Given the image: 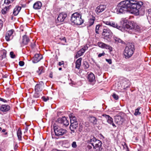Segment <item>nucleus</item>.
<instances>
[{
	"mask_svg": "<svg viewBox=\"0 0 151 151\" xmlns=\"http://www.w3.org/2000/svg\"><path fill=\"white\" fill-rule=\"evenodd\" d=\"M143 5L141 1L138 2L133 0H127L121 2L116 8L117 13H125L128 9L131 13L136 15L141 14L143 15L145 14L144 9H141Z\"/></svg>",
	"mask_w": 151,
	"mask_h": 151,
	"instance_id": "nucleus-1",
	"label": "nucleus"
},
{
	"mask_svg": "<svg viewBox=\"0 0 151 151\" xmlns=\"http://www.w3.org/2000/svg\"><path fill=\"white\" fill-rule=\"evenodd\" d=\"M127 21L126 20H122L121 22H123V24L120 26H119L114 22L108 21L103 22L105 24L116 28L122 31H123V28H126L127 29L126 31L129 34L134 33L135 31H138L139 29V27L133 21H129L127 23Z\"/></svg>",
	"mask_w": 151,
	"mask_h": 151,
	"instance_id": "nucleus-2",
	"label": "nucleus"
},
{
	"mask_svg": "<svg viewBox=\"0 0 151 151\" xmlns=\"http://www.w3.org/2000/svg\"><path fill=\"white\" fill-rule=\"evenodd\" d=\"M134 45L132 43L129 44L125 47L124 55L125 58L128 59L133 55L135 50Z\"/></svg>",
	"mask_w": 151,
	"mask_h": 151,
	"instance_id": "nucleus-3",
	"label": "nucleus"
},
{
	"mask_svg": "<svg viewBox=\"0 0 151 151\" xmlns=\"http://www.w3.org/2000/svg\"><path fill=\"white\" fill-rule=\"evenodd\" d=\"M70 20L72 22L76 25L81 24L84 20L81 18V15L79 13L76 12L73 14L71 16Z\"/></svg>",
	"mask_w": 151,
	"mask_h": 151,
	"instance_id": "nucleus-4",
	"label": "nucleus"
},
{
	"mask_svg": "<svg viewBox=\"0 0 151 151\" xmlns=\"http://www.w3.org/2000/svg\"><path fill=\"white\" fill-rule=\"evenodd\" d=\"M102 35L104 36L103 39L106 42H110L113 35V33L109 29H104L103 30Z\"/></svg>",
	"mask_w": 151,
	"mask_h": 151,
	"instance_id": "nucleus-5",
	"label": "nucleus"
},
{
	"mask_svg": "<svg viewBox=\"0 0 151 151\" xmlns=\"http://www.w3.org/2000/svg\"><path fill=\"white\" fill-rule=\"evenodd\" d=\"M54 130L55 135L58 136L63 135L67 132L66 130L63 129L58 126L54 127Z\"/></svg>",
	"mask_w": 151,
	"mask_h": 151,
	"instance_id": "nucleus-6",
	"label": "nucleus"
},
{
	"mask_svg": "<svg viewBox=\"0 0 151 151\" xmlns=\"http://www.w3.org/2000/svg\"><path fill=\"white\" fill-rule=\"evenodd\" d=\"M125 114L122 112H119L115 116V121L118 124H122L124 121Z\"/></svg>",
	"mask_w": 151,
	"mask_h": 151,
	"instance_id": "nucleus-7",
	"label": "nucleus"
},
{
	"mask_svg": "<svg viewBox=\"0 0 151 151\" xmlns=\"http://www.w3.org/2000/svg\"><path fill=\"white\" fill-rule=\"evenodd\" d=\"M14 32V29H12L7 32L5 36V39L7 41H9L13 39V34Z\"/></svg>",
	"mask_w": 151,
	"mask_h": 151,
	"instance_id": "nucleus-8",
	"label": "nucleus"
},
{
	"mask_svg": "<svg viewBox=\"0 0 151 151\" xmlns=\"http://www.w3.org/2000/svg\"><path fill=\"white\" fill-rule=\"evenodd\" d=\"M58 122L59 123L63 125L66 127L69 124V122L67 120L66 117L64 116L62 118H60L58 119Z\"/></svg>",
	"mask_w": 151,
	"mask_h": 151,
	"instance_id": "nucleus-9",
	"label": "nucleus"
},
{
	"mask_svg": "<svg viewBox=\"0 0 151 151\" xmlns=\"http://www.w3.org/2000/svg\"><path fill=\"white\" fill-rule=\"evenodd\" d=\"M98 46L103 49H108L109 52H111L112 51V48L109 45L106 44L102 42H99L98 43Z\"/></svg>",
	"mask_w": 151,
	"mask_h": 151,
	"instance_id": "nucleus-10",
	"label": "nucleus"
},
{
	"mask_svg": "<svg viewBox=\"0 0 151 151\" xmlns=\"http://www.w3.org/2000/svg\"><path fill=\"white\" fill-rule=\"evenodd\" d=\"M44 86V83L42 81H40L37 83L35 86V92H39L41 91Z\"/></svg>",
	"mask_w": 151,
	"mask_h": 151,
	"instance_id": "nucleus-11",
	"label": "nucleus"
},
{
	"mask_svg": "<svg viewBox=\"0 0 151 151\" xmlns=\"http://www.w3.org/2000/svg\"><path fill=\"white\" fill-rule=\"evenodd\" d=\"M88 47L87 45H84L82 48L77 52L76 56V58L83 55L85 51L88 49Z\"/></svg>",
	"mask_w": 151,
	"mask_h": 151,
	"instance_id": "nucleus-12",
	"label": "nucleus"
},
{
	"mask_svg": "<svg viewBox=\"0 0 151 151\" xmlns=\"http://www.w3.org/2000/svg\"><path fill=\"white\" fill-rule=\"evenodd\" d=\"M67 16V14L65 13H60L57 19L56 22L57 23H61L63 22Z\"/></svg>",
	"mask_w": 151,
	"mask_h": 151,
	"instance_id": "nucleus-13",
	"label": "nucleus"
},
{
	"mask_svg": "<svg viewBox=\"0 0 151 151\" xmlns=\"http://www.w3.org/2000/svg\"><path fill=\"white\" fill-rule=\"evenodd\" d=\"M102 142L100 140L97 139L93 146V148L96 150H99L102 146Z\"/></svg>",
	"mask_w": 151,
	"mask_h": 151,
	"instance_id": "nucleus-14",
	"label": "nucleus"
},
{
	"mask_svg": "<svg viewBox=\"0 0 151 151\" xmlns=\"http://www.w3.org/2000/svg\"><path fill=\"white\" fill-rule=\"evenodd\" d=\"M106 8V6L105 5H100L97 6L96 9L95 11L97 14L103 12Z\"/></svg>",
	"mask_w": 151,
	"mask_h": 151,
	"instance_id": "nucleus-15",
	"label": "nucleus"
},
{
	"mask_svg": "<svg viewBox=\"0 0 151 151\" xmlns=\"http://www.w3.org/2000/svg\"><path fill=\"white\" fill-rule=\"evenodd\" d=\"M10 109V107L9 106L6 104L2 105L0 108L1 111L4 112L8 111Z\"/></svg>",
	"mask_w": 151,
	"mask_h": 151,
	"instance_id": "nucleus-16",
	"label": "nucleus"
},
{
	"mask_svg": "<svg viewBox=\"0 0 151 151\" xmlns=\"http://www.w3.org/2000/svg\"><path fill=\"white\" fill-rule=\"evenodd\" d=\"M42 58V57L41 55H40L38 54H36L35 55L32 62L34 63H36L39 61Z\"/></svg>",
	"mask_w": 151,
	"mask_h": 151,
	"instance_id": "nucleus-17",
	"label": "nucleus"
},
{
	"mask_svg": "<svg viewBox=\"0 0 151 151\" xmlns=\"http://www.w3.org/2000/svg\"><path fill=\"white\" fill-rule=\"evenodd\" d=\"M97 140L94 136L91 135L90 139L87 140V142L91 144L92 146H93V144Z\"/></svg>",
	"mask_w": 151,
	"mask_h": 151,
	"instance_id": "nucleus-18",
	"label": "nucleus"
},
{
	"mask_svg": "<svg viewBox=\"0 0 151 151\" xmlns=\"http://www.w3.org/2000/svg\"><path fill=\"white\" fill-rule=\"evenodd\" d=\"M78 127V122L75 123H70V129L73 132H75V130Z\"/></svg>",
	"mask_w": 151,
	"mask_h": 151,
	"instance_id": "nucleus-19",
	"label": "nucleus"
},
{
	"mask_svg": "<svg viewBox=\"0 0 151 151\" xmlns=\"http://www.w3.org/2000/svg\"><path fill=\"white\" fill-rule=\"evenodd\" d=\"M88 79L89 82L94 83L95 81V78L94 75L91 73L88 76Z\"/></svg>",
	"mask_w": 151,
	"mask_h": 151,
	"instance_id": "nucleus-20",
	"label": "nucleus"
},
{
	"mask_svg": "<svg viewBox=\"0 0 151 151\" xmlns=\"http://www.w3.org/2000/svg\"><path fill=\"white\" fill-rule=\"evenodd\" d=\"M42 3L40 1L35 2L33 5V8L35 9H39L41 8Z\"/></svg>",
	"mask_w": 151,
	"mask_h": 151,
	"instance_id": "nucleus-21",
	"label": "nucleus"
},
{
	"mask_svg": "<svg viewBox=\"0 0 151 151\" xmlns=\"http://www.w3.org/2000/svg\"><path fill=\"white\" fill-rule=\"evenodd\" d=\"M29 41V38L27 35H24L23 36L22 43L24 45H27Z\"/></svg>",
	"mask_w": 151,
	"mask_h": 151,
	"instance_id": "nucleus-22",
	"label": "nucleus"
},
{
	"mask_svg": "<svg viewBox=\"0 0 151 151\" xmlns=\"http://www.w3.org/2000/svg\"><path fill=\"white\" fill-rule=\"evenodd\" d=\"M21 9L20 6H17L14 9L13 14L14 16H17L19 14Z\"/></svg>",
	"mask_w": 151,
	"mask_h": 151,
	"instance_id": "nucleus-23",
	"label": "nucleus"
},
{
	"mask_svg": "<svg viewBox=\"0 0 151 151\" xmlns=\"http://www.w3.org/2000/svg\"><path fill=\"white\" fill-rule=\"evenodd\" d=\"M69 117L70 119V123L78 122L76 117L74 116L73 114H70L69 115Z\"/></svg>",
	"mask_w": 151,
	"mask_h": 151,
	"instance_id": "nucleus-24",
	"label": "nucleus"
},
{
	"mask_svg": "<svg viewBox=\"0 0 151 151\" xmlns=\"http://www.w3.org/2000/svg\"><path fill=\"white\" fill-rule=\"evenodd\" d=\"M103 116L106 119L107 122L111 124L113 122V119L109 115L105 114L103 115Z\"/></svg>",
	"mask_w": 151,
	"mask_h": 151,
	"instance_id": "nucleus-25",
	"label": "nucleus"
},
{
	"mask_svg": "<svg viewBox=\"0 0 151 151\" xmlns=\"http://www.w3.org/2000/svg\"><path fill=\"white\" fill-rule=\"evenodd\" d=\"M82 60V58H80L78 59L76 61V68H77L78 69L80 68V66L81 65V61Z\"/></svg>",
	"mask_w": 151,
	"mask_h": 151,
	"instance_id": "nucleus-26",
	"label": "nucleus"
},
{
	"mask_svg": "<svg viewBox=\"0 0 151 151\" xmlns=\"http://www.w3.org/2000/svg\"><path fill=\"white\" fill-rule=\"evenodd\" d=\"M90 121L94 125L97 124V119L94 116H91L90 118Z\"/></svg>",
	"mask_w": 151,
	"mask_h": 151,
	"instance_id": "nucleus-27",
	"label": "nucleus"
},
{
	"mask_svg": "<svg viewBox=\"0 0 151 151\" xmlns=\"http://www.w3.org/2000/svg\"><path fill=\"white\" fill-rule=\"evenodd\" d=\"M22 131L21 129L19 128L18 129L17 132V135L19 140H22Z\"/></svg>",
	"mask_w": 151,
	"mask_h": 151,
	"instance_id": "nucleus-28",
	"label": "nucleus"
},
{
	"mask_svg": "<svg viewBox=\"0 0 151 151\" xmlns=\"http://www.w3.org/2000/svg\"><path fill=\"white\" fill-rule=\"evenodd\" d=\"M95 17L93 16H92V17L90 19L89 21V26H91L94 23V21L95 20Z\"/></svg>",
	"mask_w": 151,
	"mask_h": 151,
	"instance_id": "nucleus-29",
	"label": "nucleus"
},
{
	"mask_svg": "<svg viewBox=\"0 0 151 151\" xmlns=\"http://www.w3.org/2000/svg\"><path fill=\"white\" fill-rule=\"evenodd\" d=\"M44 71L43 70V67H40L38 68V70H37V72L39 75H40L42 73H44Z\"/></svg>",
	"mask_w": 151,
	"mask_h": 151,
	"instance_id": "nucleus-30",
	"label": "nucleus"
},
{
	"mask_svg": "<svg viewBox=\"0 0 151 151\" xmlns=\"http://www.w3.org/2000/svg\"><path fill=\"white\" fill-rule=\"evenodd\" d=\"M141 108V107L139 106L137 108V109H135V112L134 114L135 116H137L138 115H139L141 114V112L139 111V110Z\"/></svg>",
	"mask_w": 151,
	"mask_h": 151,
	"instance_id": "nucleus-31",
	"label": "nucleus"
},
{
	"mask_svg": "<svg viewBox=\"0 0 151 151\" xmlns=\"http://www.w3.org/2000/svg\"><path fill=\"white\" fill-rule=\"evenodd\" d=\"M123 81L124 84H126V86H125L126 88H127L129 86L130 84V82L126 78H124L123 79Z\"/></svg>",
	"mask_w": 151,
	"mask_h": 151,
	"instance_id": "nucleus-32",
	"label": "nucleus"
},
{
	"mask_svg": "<svg viewBox=\"0 0 151 151\" xmlns=\"http://www.w3.org/2000/svg\"><path fill=\"white\" fill-rule=\"evenodd\" d=\"M42 95L39 92H35L33 95V97L35 98H39Z\"/></svg>",
	"mask_w": 151,
	"mask_h": 151,
	"instance_id": "nucleus-33",
	"label": "nucleus"
},
{
	"mask_svg": "<svg viewBox=\"0 0 151 151\" xmlns=\"http://www.w3.org/2000/svg\"><path fill=\"white\" fill-rule=\"evenodd\" d=\"M114 39L115 41L116 42L121 43H123V41L122 40L116 37H114Z\"/></svg>",
	"mask_w": 151,
	"mask_h": 151,
	"instance_id": "nucleus-34",
	"label": "nucleus"
},
{
	"mask_svg": "<svg viewBox=\"0 0 151 151\" xmlns=\"http://www.w3.org/2000/svg\"><path fill=\"white\" fill-rule=\"evenodd\" d=\"M8 7H6L5 8H4L3 9H2L1 10V12L2 14H5L6 13V12L7 11L8 9L7 8Z\"/></svg>",
	"mask_w": 151,
	"mask_h": 151,
	"instance_id": "nucleus-35",
	"label": "nucleus"
},
{
	"mask_svg": "<svg viewBox=\"0 0 151 151\" xmlns=\"http://www.w3.org/2000/svg\"><path fill=\"white\" fill-rule=\"evenodd\" d=\"M100 26V25H97L96 26L95 31L96 32L97 34H99V32H98V30Z\"/></svg>",
	"mask_w": 151,
	"mask_h": 151,
	"instance_id": "nucleus-36",
	"label": "nucleus"
},
{
	"mask_svg": "<svg viewBox=\"0 0 151 151\" xmlns=\"http://www.w3.org/2000/svg\"><path fill=\"white\" fill-rule=\"evenodd\" d=\"M112 96L116 100H117L119 98L118 96L114 93L113 94Z\"/></svg>",
	"mask_w": 151,
	"mask_h": 151,
	"instance_id": "nucleus-37",
	"label": "nucleus"
},
{
	"mask_svg": "<svg viewBox=\"0 0 151 151\" xmlns=\"http://www.w3.org/2000/svg\"><path fill=\"white\" fill-rule=\"evenodd\" d=\"M10 55L11 57L12 58H14L15 57V55L14 54V52L12 51H11L10 53Z\"/></svg>",
	"mask_w": 151,
	"mask_h": 151,
	"instance_id": "nucleus-38",
	"label": "nucleus"
},
{
	"mask_svg": "<svg viewBox=\"0 0 151 151\" xmlns=\"http://www.w3.org/2000/svg\"><path fill=\"white\" fill-rule=\"evenodd\" d=\"M12 2V0H5L4 3V4L8 5L9 4Z\"/></svg>",
	"mask_w": 151,
	"mask_h": 151,
	"instance_id": "nucleus-39",
	"label": "nucleus"
},
{
	"mask_svg": "<svg viewBox=\"0 0 151 151\" xmlns=\"http://www.w3.org/2000/svg\"><path fill=\"white\" fill-rule=\"evenodd\" d=\"M72 147L74 148H75L77 147V145L76 144V142L75 141L73 142L72 144Z\"/></svg>",
	"mask_w": 151,
	"mask_h": 151,
	"instance_id": "nucleus-40",
	"label": "nucleus"
},
{
	"mask_svg": "<svg viewBox=\"0 0 151 151\" xmlns=\"http://www.w3.org/2000/svg\"><path fill=\"white\" fill-rule=\"evenodd\" d=\"M123 147L126 151H129V148L126 143H125Z\"/></svg>",
	"mask_w": 151,
	"mask_h": 151,
	"instance_id": "nucleus-41",
	"label": "nucleus"
},
{
	"mask_svg": "<svg viewBox=\"0 0 151 151\" xmlns=\"http://www.w3.org/2000/svg\"><path fill=\"white\" fill-rule=\"evenodd\" d=\"M42 99H43V101H44L45 102L47 101V100H49V98H48V97L46 98L45 96H43L42 97Z\"/></svg>",
	"mask_w": 151,
	"mask_h": 151,
	"instance_id": "nucleus-42",
	"label": "nucleus"
},
{
	"mask_svg": "<svg viewBox=\"0 0 151 151\" xmlns=\"http://www.w3.org/2000/svg\"><path fill=\"white\" fill-rule=\"evenodd\" d=\"M24 63L23 61H20L19 62V65L21 66H22L24 65Z\"/></svg>",
	"mask_w": 151,
	"mask_h": 151,
	"instance_id": "nucleus-43",
	"label": "nucleus"
},
{
	"mask_svg": "<svg viewBox=\"0 0 151 151\" xmlns=\"http://www.w3.org/2000/svg\"><path fill=\"white\" fill-rule=\"evenodd\" d=\"M105 55V53L104 52H103L102 53H100L98 55V57L99 58L101 57L102 56H104Z\"/></svg>",
	"mask_w": 151,
	"mask_h": 151,
	"instance_id": "nucleus-44",
	"label": "nucleus"
},
{
	"mask_svg": "<svg viewBox=\"0 0 151 151\" xmlns=\"http://www.w3.org/2000/svg\"><path fill=\"white\" fill-rule=\"evenodd\" d=\"M92 148V147L90 145H88L86 146V149L87 150H90Z\"/></svg>",
	"mask_w": 151,
	"mask_h": 151,
	"instance_id": "nucleus-45",
	"label": "nucleus"
},
{
	"mask_svg": "<svg viewBox=\"0 0 151 151\" xmlns=\"http://www.w3.org/2000/svg\"><path fill=\"white\" fill-rule=\"evenodd\" d=\"M6 52L5 50L3 51V54L2 55V58H5L6 57Z\"/></svg>",
	"mask_w": 151,
	"mask_h": 151,
	"instance_id": "nucleus-46",
	"label": "nucleus"
},
{
	"mask_svg": "<svg viewBox=\"0 0 151 151\" xmlns=\"http://www.w3.org/2000/svg\"><path fill=\"white\" fill-rule=\"evenodd\" d=\"M106 61L109 64H111L112 63L111 60L110 59H106Z\"/></svg>",
	"mask_w": 151,
	"mask_h": 151,
	"instance_id": "nucleus-47",
	"label": "nucleus"
},
{
	"mask_svg": "<svg viewBox=\"0 0 151 151\" xmlns=\"http://www.w3.org/2000/svg\"><path fill=\"white\" fill-rule=\"evenodd\" d=\"M60 39L61 40L64 41L65 42H66V39L65 37H63V38H60Z\"/></svg>",
	"mask_w": 151,
	"mask_h": 151,
	"instance_id": "nucleus-48",
	"label": "nucleus"
},
{
	"mask_svg": "<svg viewBox=\"0 0 151 151\" xmlns=\"http://www.w3.org/2000/svg\"><path fill=\"white\" fill-rule=\"evenodd\" d=\"M0 101H1L4 102H6L7 101L4 99L0 98Z\"/></svg>",
	"mask_w": 151,
	"mask_h": 151,
	"instance_id": "nucleus-49",
	"label": "nucleus"
},
{
	"mask_svg": "<svg viewBox=\"0 0 151 151\" xmlns=\"http://www.w3.org/2000/svg\"><path fill=\"white\" fill-rule=\"evenodd\" d=\"M64 64V63L63 61H62L61 62H59L58 63V65L59 66H61L62 65H63Z\"/></svg>",
	"mask_w": 151,
	"mask_h": 151,
	"instance_id": "nucleus-50",
	"label": "nucleus"
},
{
	"mask_svg": "<svg viewBox=\"0 0 151 151\" xmlns=\"http://www.w3.org/2000/svg\"><path fill=\"white\" fill-rule=\"evenodd\" d=\"M89 67L88 64L86 63V64L85 65V69H87Z\"/></svg>",
	"mask_w": 151,
	"mask_h": 151,
	"instance_id": "nucleus-51",
	"label": "nucleus"
},
{
	"mask_svg": "<svg viewBox=\"0 0 151 151\" xmlns=\"http://www.w3.org/2000/svg\"><path fill=\"white\" fill-rule=\"evenodd\" d=\"M28 127H26L25 128V131H24V133H25V132H27V131L28 130Z\"/></svg>",
	"mask_w": 151,
	"mask_h": 151,
	"instance_id": "nucleus-52",
	"label": "nucleus"
},
{
	"mask_svg": "<svg viewBox=\"0 0 151 151\" xmlns=\"http://www.w3.org/2000/svg\"><path fill=\"white\" fill-rule=\"evenodd\" d=\"M2 26V21L0 20V27Z\"/></svg>",
	"mask_w": 151,
	"mask_h": 151,
	"instance_id": "nucleus-53",
	"label": "nucleus"
},
{
	"mask_svg": "<svg viewBox=\"0 0 151 151\" xmlns=\"http://www.w3.org/2000/svg\"><path fill=\"white\" fill-rule=\"evenodd\" d=\"M51 151H62L60 150H58L57 149H52Z\"/></svg>",
	"mask_w": 151,
	"mask_h": 151,
	"instance_id": "nucleus-54",
	"label": "nucleus"
},
{
	"mask_svg": "<svg viewBox=\"0 0 151 151\" xmlns=\"http://www.w3.org/2000/svg\"><path fill=\"white\" fill-rule=\"evenodd\" d=\"M82 130V127H80L79 128V131L80 132H81Z\"/></svg>",
	"mask_w": 151,
	"mask_h": 151,
	"instance_id": "nucleus-55",
	"label": "nucleus"
},
{
	"mask_svg": "<svg viewBox=\"0 0 151 151\" xmlns=\"http://www.w3.org/2000/svg\"><path fill=\"white\" fill-rule=\"evenodd\" d=\"M49 77H50V78H52V73H51L50 74V75H49Z\"/></svg>",
	"mask_w": 151,
	"mask_h": 151,
	"instance_id": "nucleus-56",
	"label": "nucleus"
},
{
	"mask_svg": "<svg viewBox=\"0 0 151 151\" xmlns=\"http://www.w3.org/2000/svg\"><path fill=\"white\" fill-rule=\"evenodd\" d=\"M111 124L114 127H116V126L115 125V124L113 123V122L111 123Z\"/></svg>",
	"mask_w": 151,
	"mask_h": 151,
	"instance_id": "nucleus-57",
	"label": "nucleus"
},
{
	"mask_svg": "<svg viewBox=\"0 0 151 151\" xmlns=\"http://www.w3.org/2000/svg\"><path fill=\"white\" fill-rule=\"evenodd\" d=\"M6 131V130L5 129H3L2 130V132H5Z\"/></svg>",
	"mask_w": 151,
	"mask_h": 151,
	"instance_id": "nucleus-58",
	"label": "nucleus"
},
{
	"mask_svg": "<svg viewBox=\"0 0 151 151\" xmlns=\"http://www.w3.org/2000/svg\"><path fill=\"white\" fill-rule=\"evenodd\" d=\"M62 68H59V70H62Z\"/></svg>",
	"mask_w": 151,
	"mask_h": 151,
	"instance_id": "nucleus-59",
	"label": "nucleus"
},
{
	"mask_svg": "<svg viewBox=\"0 0 151 151\" xmlns=\"http://www.w3.org/2000/svg\"><path fill=\"white\" fill-rule=\"evenodd\" d=\"M2 129V128L1 127H0V131H1Z\"/></svg>",
	"mask_w": 151,
	"mask_h": 151,
	"instance_id": "nucleus-60",
	"label": "nucleus"
},
{
	"mask_svg": "<svg viewBox=\"0 0 151 151\" xmlns=\"http://www.w3.org/2000/svg\"><path fill=\"white\" fill-rule=\"evenodd\" d=\"M7 134V132H6L5 133V134L6 135V134Z\"/></svg>",
	"mask_w": 151,
	"mask_h": 151,
	"instance_id": "nucleus-61",
	"label": "nucleus"
},
{
	"mask_svg": "<svg viewBox=\"0 0 151 151\" xmlns=\"http://www.w3.org/2000/svg\"><path fill=\"white\" fill-rule=\"evenodd\" d=\"M0 151H2L1 150V149H0Z\"/></svg>",
	"mask_w": 151,
	"mask_h": 151,
	"instance_id": "nucleus-62",
	"label": "nucleus"
},
{
	"mask_svg": "<svg viewBox=\"0 0 151 151\" xmlns=\"http://www.w3.org/2000/svg\"><path fill=\"white\" fill-rule=\"evenodd\" d=\"M14 0H12V1H14Z\"/></svg>",
	"mask_w": 151,
	"mask_h": 151,
	"instance_id": "nucleus-63",
	"label": "nucleus"
},
{
	"mask_svg": "<svg viewBox=\"0 0 151 151\" xmlns=\"http://www.w3.org/2000/svg\"><path fill=\"white\" fill-rule=\"evenodd\" d=\"M138 151H139V150H138Z\"/></svg>",
	"mask_w": 151,
	"mask_h": 151,
	"instance_id": "nucleus-64",
	"label": "nucleus"
}]
</instances>
